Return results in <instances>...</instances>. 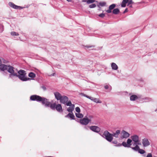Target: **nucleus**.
Returning a JSON list of instances; mask_svg holds the SVG:
<instances>
[{"label": "nucleus", "mask_w": 157, "mask_h": 157, "mask_svg": "<svg viewBox=\"0 0 157 157\" xmlns=\"http://www.w3.org/2000/svg\"><path fill=\"white\" fill-rule=\"evenodd\" d=\"M131 138L134 142L138 143L139 142V137L136 135L132 136Z\"/></svg>", "instance_id": "16"}, {"label": "nucleus", "mask_w": 157, "mask_h": 157, "mask_svg": "<svg viewBox=\"0 0 157 157\" xmlns=\"http://www.w3.org/2000/svg\"><path fill=\"white\" fill-rule=\"evenodd\" d=\"M132 142V140L130 139H128L127 143L129 147H130V146L131 145V143Z\"/></svg>", "instance_id": "26"}, {"label": "nucleus", "mask_w": 157, "mask_h": 157, "mask_svg": "<svg viewBox=\"0 0 157 157\" xmlns=\"http://www.w3.org/2000/svg\"><path fill=\"white\" fill-rule=\"evenodd\" d=\"M68 2H71V0H67Z\"/></svg>", "instance_id": "45"}, {"label": "nucleus", "mask_w": 157, "mask_h": 157, "mask_svg": "<svg viewBox=\"0 0 157 157\" xmlns=\"http://www.w3.org/2000/svg\"><path fill=\"white\" fill-rule=\"evenodd\" d=\"M3 62V63H7V60H5L4 59H3L2 60V62Z\"/></svg>", "instance_id": "39"}, {"label": "nucleus", "mask_w": 157, "mask_h": 157, "mask_svg": "<svg viewBox=\"0 0 157 157\" xmlns=\"http://www.w3.org/2000/svg\"><path fill=\"white\" fill-rule=\"evenodd\" d=\"M137 142H134L132 144L133 146H134V147H135L137 145Z\"/></svg>", "instance_id": "41"}, {"label": "nucleus", "mask_w": 157, "mask_h": 157, "mask_svg": "<svg viewBox=\"0 0 157 157\" xmlns=\"http://www.w3.org/2000/svg\"><path fill=\"white\" fill-rule=\"evenodd\" d=\"M74 107H69L67 109V110L70 112H72V111L74 110Z\"/></svg>", "instance_id": "27"}, {"label": "nucleus", "mask_w": 157, "mask_h": 157, "mask_svg": "<svg viewBox=\"0 0 157 157\" xmlns=\"http://www.w3.org/2000/svg\"><path fill=\"white\" fill-rule=\"evenodd\" d=\"M54 94L56 98L58 100H59L62 96L59 92H55Z\"/></svg>", "instance_id": "14"}, {"label": "nucleus", "mask_w": 157, "mask_h": 157, "mask_svg": "<svg viewBox=\"0 0 157 157\" xmlns=\"http://www.w3.org/2000/svg\"><path fill=\"white\" fill-rule=\"evenodd\" d=\"M129 7L130 8H132V5H130L129 6Z\"/></svg>", "instance_id": "46"}, {"label": "nucleus", "mask_w": 157, "mask_h": 157, "mask_svg": "<svg viewBox=\"0 0 157 157\" xmlns=\"http://www.w3.org/2000/svg\"><path fill=\"white\" fill-rule=\"evenodd\" d=\"M53 75H54V73H53Z\"/></svg>", "instance_id": "49"}, {"label": "nucleus", "mask_w": 157, "mask_h": 157, "mask_svg": "<svg viewBox=\"0 0 157 157\" xmlns=\"http://www.w3.org/2000/svg\"><path fill=\"white\" fill-rule=\"evenodd\" d=\"M99 4L101 6H105L106 4V3L104 2H100L99 3Z\"/></svg>", "instance_id": "33"}, {"label": "nucleus", "mask_w": 157, "mask_h": 157, "mask_svg": "<svg viewBox=\"0 0 157 157\" xmlns=\"http://www.w3.org/2000/svg\"><path fill=\"white\" fill-rule=\"evenodd\" d=\"M113 134L109 133L107 131H105L103 133L106 139L109 142H111L113 139Z\"/></svg>", "instance_id": "3"}, {"label": "nucleus", "mask_w": 157, "mask_h": 157, "mask_svg": "<svg viewBox=\"0 0 157 157\" xmlns=\"http://www.w3.org/2000/svg\"><path fill=\"white\" fill-rule=\"evenodd\" d=\"M55 109L59 112H61L63 111L62 106L60 104L56 105Z\"/></svg>", "instance_id": "15"}, {"label": "nucleus", "mask_w": 157, "mask_h": 157, "mask_svg": "<svg viewBox=\"0 0 157 157\" xmlns=\"http://www.w3.org/2000/svg\"><path fill=\"white\" fill-rule=\"evenodd\" d=\"M99 16L101 17H103L105 16V14L104 13H102L99 15Z\"/></svg>", "instance_id": "36"}, {"label": "nucleus", "mask_w": 157, "mask_h": 157, "mask_svg": "<svg viewBox=\"0 0 157 157\" xmlns=\"http://www.w3.org/2000/svg\"><path fill=\"white\" fill-rule=\"evenodd\" d=\"M96 5L95 4H93L91 5H90L89 7L90 8H94L96 7Z\"/></svg>", "instance_id": "31"}, {"label": "nucleus", "mask_w": 157, "mask_h": 157, "mask_svg": "<svg viewBox=\"0 0 157 157\" xmlns=\"http://www.w3.org/2000/svg\"><path fill=\"white\" fill-rule=\"evenodd\" d=\"M122 145L124 147H129L126 142H123L122 143Z\"/></svg>", "instance_id": "29"}, {"label": "nucleus", "mask_w": 157, "mask_h": 157, "mask_svg": "<svg viewBox=\"0 0 157 157\" xmlns=\"http://www.w3.org/2000/svg\"><path fill=\"white\" fill-rule=\"evenodd\" d=\"M91 120L90 119H89L85 117L82 119H81L80 121V122L82 124L86 125Z\"/></svg>", "instance_id": "7"}, {"label": "nucleus", "mask_w": 157, "mask_h": 157, "mask_svg": "<svg viewBox=\"0 0 157 157\" xmlns=\"http://www.w3.org/2000/svg\"><path fill=\"white\" fill-rule=\"evenodd\" d=\"M120 12V10L118 8L114 9L113 11V13L115 14H117Z\"/></svg>", "instance_id": "23"}, {"label": "nucleus", "mask_w": 157, "mask_h": 157, "mask_svg": "<svg viewBox=\"0 0 157 157\" xmlns=\"http://www.w3.org/2000/svg\"><path fill=\"white\" fill-rule=\"evenodd\" d=\"M115 7V4H112L111 5L109 6V9L106 10V12L108 13H111L112 10H113Z\"/></svg>", "instance_id": "13"}, {"label": "nucleus", "mask_w": 157, "mask_h": 157, "mask_svg": "<svg viewBox=\"0 0 157 157\" xmlns=\"http://www.w3.org/2000/svg\"><path fill=\"white\" fill-rule=\"evenodd\" d=\"M128 9L127 8H126L125 9V10H124V11L123 13H125L128 12Z\"/></svg>", "instance_id": "42"}, {"label": "nucleus", "mask_w": 157, "mask_h": 157, "mask_svg": "<svg viewBox=\"0 0 157 157\" xmlns=\"http://www.w3.org/2000/svg\"><path fill=\"white\" fill-rule=\"evenodd\" d=\"M29 75H30L29 73L28 74V76L29 77Z\"/></svg>", "instance_id": "47"}, {"label": "nucleus", "mask_w": 157, "mask_h": 157, "mask_svg": "<svg viewBox=\"0 0 157 157\" xmlns=\"http://www.w3.org/2000/svg\"><path fill=\"white\" fill-rule=\"evenodd\" d=\"M111 67L112 69L116 70L118 69V67L116 63H113L111 64Z\"/></svg>", "instance_id": "21"}, {"label": "nucleus", "mask_w": 157, "mask_h": 157, "mask_svg": "<svg viewBox=\"0 0 157 157\" xmlns=\"http://www.w3.org/2000/svg\"><path fill=\"white\" fill-rule=\"evenodd\" d=\"M30 100L38 102L41 101L43 105L46 104L48 105H49V103L47 102V99L38 95H34L31 96L30 97Z\"/></svg>", "instance_id": "2"}, {"label": "nucleus", "mask_w": 157, "mask_h": 157, "mask_svg": "<svg viewBox=\"0 0 157 157\" xmlns=\"http://www.w3.org/2000/svg\"><path fill=\"white\" fill-rule=\"evenodd\" d=\"M66 117H69L71 119H75V116L72 113H69L67 115L65 116Z\"/></svg>", "instance_id": "18"}, {"label": "nucleus", "mask_w": 157, "mask_h": 157, "mask_svg": "<svg viewBox=\"0 0 157 157\" xmlns=\"http://www.w3.org/2000/svg\"><path fill=\"white\" fill-rule=\"evenodd\" d=\"M90 128L92 131L96 132H98L100 131V128L97 126H91L90 127Z\"/></svg>", "instance_id": "9"}, {"label": "nucleus", "mask_w": 157, "mask_h": 157, "mask_svg": "<svg viewBox=\"0 0 157 157\" xmlns=\"http://www.w3.org/2000/svg\"><path fill=\"white\" fill-rule=\"evenodd\" d=\"M128 0H123L121 4L122 7H124L126 6V4L128 3Z\"/></svg>", "instance_id": "19"}, {"label": "nucleus", "mask_w": 157, "mask_h": 157, "mask_svg": "<svg viewBox=\"0 0 157 157\" xmlns=\"http://www.w3.org/2000/svg\"><path fill=\"white\" fill-rule=\"evenodd\" d=\"M141 143H137V145H141Z\"/></svg>", "instance_id": "44"}, {"label": "nucleus", "mask_w": 157, "mask_h": 157, "mask_svg": "<svg viewBox=\"0 0 157 157\" xmlns=\"http://www.w3.org/2000/svg\"><path fill=\"white\" fill-rule=\"evenodd\" d=\"M36 77V74L34 73L30 72V80H34V78Z\"/></svg>", "instance_id": "20"}, {"label": "nucleus", "mask_w": 157, "mask_h": 157, "mask_svg": "<svg viewBox=\"0 0 157 157\" xmlns=\"http://www.w3.org/2000/svg\"><path fill=\"white\" fill-rule=\"evenodd\" d=\"M120 144V145H119V146H121V144Z\"/></svg>", "instance_id": "48"}, {"label": "nucleus", "mask_w": 157, "mask_h": 157, "mask_svg": "<svg viewBox=\"0 0 157 157\" xmlns=\"http://www.w3.org/2000/svg\"><path fill=\"white\" fill-rule=\"evenodd\" d=\"M76 111L78 113H79L80 112V108L78 107L75 108Z\"/></svg>", "instance_id": "34"}, {"label": "nucleus", "mask_w": 157, "mask_h": 157, "mask_svg": "<svg viewBox=\"0 0 157 157\" xmlns=\"http://www.w3.org/2000/svg\"><path fill=\"white\" fill-rule=\"evenodd\" d=\"M121 133V131L120 130H117L116 131V132L113 134H112L113 136H114L116 138H118L119 135Z\"/></svg>", "instance_id": "17"}, {"label": "nucleus", "mask_w": 157, "mask_h": 157, "mask_svg": "<svg viewBox=\"0 0 157 157\" xmlns=\"http://www.w3.org/2000/svg\"><path fill=\"white\" fill-rule=\"evenodd\" d=\"M68 100V98L67 97L65 96H63L59 100L61 103L65 104L67 102Z\"/></svg>", "instance_id": "10"}, {"label": "nucleus", "mask_w": 157, "mask_h": 157, "mask_svg": "<svg viewBox=\"0 0 157 157\" xmlns=\"http://www.w3.org/2000/svg\"><path fill=\"white\" fill-rule=\"evenodd\" d=\"M66 105L67 106H71V101H67V102L66 103Z\"/></svg>", "instance_id": "35"}, {"label": "nucleus", "mask_w": 157, "mask_h": 157, "mask_svg": "<svg viewBox=\"0 0 157 157\" xmlns=\"http://www.w3.org/2000/svg\"><path fill=\"white\" fill-rule=\"evenodd\" d=\"M87 0H82V2H87Z\"/></svg>", "instance_id": "43"}, {"label": "nucleus", "mask_w": 157, "mask_h": 157, "mask_svg": "<svg viewBox=\"0 0 157 157\" xmlns=\"http://www.w3.org/2000/svg\"><path fill=\"white\" fill-rule=\"evenodd\" d=\"M47 102L49 103V105H48L46 104H44V105H45V106L47 107L50 106V108L53 110L55 109L56 105V103H51L49 101H48V99Z\"/></svg>", "instance_id": "12"}, {"label": "nucleus", "mask_w": 157, "mask_h": 157, "mask_svg": "<svg viewBox=\"0 0 157 157\" xmlns=\"http://www.w3.org/2000/svg\"><path fill=\"white\" fill-rule=\"evenodd\" d=\"M146 157H152V155L151 153H148Z\"/></svg>", "instance_id": "38"}, {"label": "nucleus", "mask_w": 157, "mask_h": 157, "mask_svg": "<svg viewBox=\"0 0 157 157\" xmlns=\"http://www.w3.org/2000/svg\"><path fill=\"white\" fill-rule=\"evenodd\" d=\"M87 48H94V46H85Z\"/></svg>", "instance_id": "37"}, {"label": "nucleus", "mask_w": 157, "mask_h": 157, "mask_svg": "<svg viewBox=\"0 0 157 157\" xmlns=\"http://www.w3.org/2000/svg\"><path fill=\"white\" fill-rule=\"evenodd\" d=\"M82 95L86 97V98L90 99L91 100L94 101V102L96 103H101V101L99 100L98 99L95 98H94L93 97H90L87 95L85 94H82Z\"/></svg>", "instance_id": "4"}, {"label": "nucleus", "mask_w": 157, "mask_h": 157, "mask_svg": "<svg viewBox=\"0 0 157 157\" xmlns=\"http://www.w3.org/2000/svg\"><path fill=\"white\" fill-rule=\"evenodd\" d=\"M11 34L13 36H18L19 35V34L17 33L14 31L12 32L11 33Z\"/></svg>", "instance_id": "25"}, {"label": "nucleus", "mask_w": 157, "mask_h": 157, "mask_svg": "<svg viewBox=\"0 0 157 157\" xmlns=\"http://www.w3.org/2000/svg\"><path fill=\"white\" fill-rule=\"evenodd\" d=\"M3 26L1 24H0V32L2 33L3 31Z\"/></svg>", "instance_id": "30"}, {"label": "nucleus", "mask_w": 157, "mask_h": 157, "mask_svg": "<svg viewBox=\"0 0 157 157\" xmlns=\"http://www.w3.org/2000/svg\"><path fill=\"white\" fill-rule=\"evenodd\" d=\"M95 1V0H87V3L88 4L92 3L94 2Z\"/></svg>", "instance_id": "28"}, {"label": "nucleus", "mask_w": 157, "mask_h": 157, "mask_svg": "<svg viewBox=\"0 0 157 157\" xmlns=\"http://www.w3.org/2000/svg\"><path fill=\"white\" fill-rule=\"evenodd\" d=\"M14 67L11 66L9 68L8 72L10 73L9 75V78L13 79L14 76L18 78L23 81H25L29 80V78L26 77L25 71L22 70H20L18 71L17 73L15 72Z\"/></svg>", "instance_id": "1"}, {"label": "nucleus", "mask_w": 157, "mask_h": 157, "mask_svg": "<svg viewBox=\"0 0 157 157\" xmlns=\"http://www.w3.org/2000/svg\"><path fill=\"white\" fill-rule=\"evenodd\" d=\"M76 116L77 117L79 118H82L83 117V114L80 113H75Z\"/></svg>", "instance_id": "24"}, {"label": "nucleus", "mask_w": 157, "mask_h": 157, "mask_svg": "<svg viewBox=\"0 0 157 157\" xmlns=\"http://www.w3.org/2000/svg\"><path fill=\"white\" fill-rule=\"evenodd\" d=\"M8 5L10 7L15 9L21 10L24 8L20 6H17L11 2H9L8 3Z\"/></svg>", "instance_id": "5"}, {"label": "nucleus", "mask_w": 157, "mask_h": 157, "mask_svg": "<svg viewBox=\"0 0 157 157\" xmlns=\"http://www.w3.org/2000/svg\"><path fill=\"white\" fill-rule=\"evenodd\" d=\"M137 98V96L135 95H133L130 97V99L131 101H135Z\"/></svg>", "instance_id": "22"}, {"label": "nucleus", "mask_w": 157, "mask_h": 157, "mask_svg": "<svg viewBox=\"0 0 157 157\" xmlns=\"http://www.w3.org/2000/svg\"><path fill=\"white\" fill-rule=\"evenodd\" d=\"M132 148L135 151H138V152L141 154H143L145 152L144 150L140 149L138 145H136L135 147H132Z\"/></svg>", "instance_id": "6"}, {"label": "nucleus", "mask_w": 157, "mask_h": 157, "mask_svg": "<svg viewBox=\"0 0 157 157\" xmlns=\"http://www.w3.org/2000/svg\"><path fill=\"white\" fill-rule=\"evenodd\" d=\"M142 144L144 147H147L150 145V143L148 139L144 138L142 140Z\"/></svg>", "instance_id": "11"}, {"label": "nucleus", "mask_w": 157, "mask_h": 157, "mask_svg": "<svg viewBox=\"0 0 157 157\" xmlns=\"http://www.w3.org/2000/svg\"><path fill=\"white\" fill-rule=\"evenodd\" d=\"M121 138H126L129 137L130 134L124 130H122L121 133Z\"/></svg>", "instance_id": "8"}, {"label": "nucleus", "mask_w": 157, "mask_h": 157, "mask_svg": "<svg viewBox=\"0 0 157 157\" xmlns=\"http://www.w3.org/2000/svg\"><path fill=\"white\" fill-rule=\"evenodd\" d=\"M134 3L132 0H128V2L127 6H129L130 5Z\"/></svg>", "instance_id": "32"}, {"label": "nucleus", "mask_w": 157, "mask_h": 157, "mask_svg": "<svg viewBox=\"0 0 157 157\" xmlns=\"http://www.w3.org/2000/svg\"><path fill=\"white\" fill-rule=\"evenodd\" d=\"M104 88L105 89H108L109 88V86L108 85H106L104 86Z\"/></svg>", "instance_id": "40"}]
</instances>
